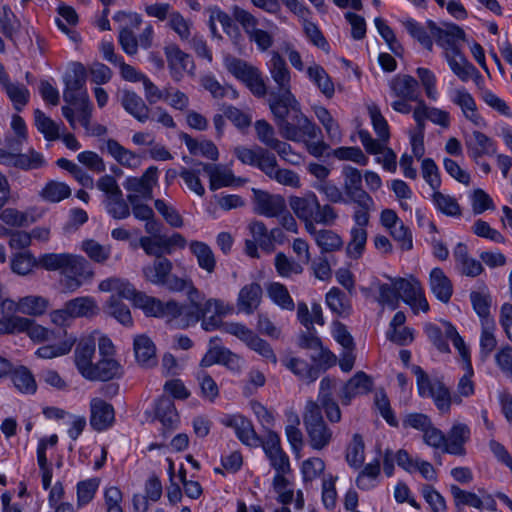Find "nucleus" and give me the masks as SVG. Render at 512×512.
Segmentation results:
<instances>
[{
  "label": "nucleus",
  "instance_id": "1",
  "mask_svg": "<svg viewBox=\"0 0 512 512\" xmlns=\"http://www.w3.org/2000/svg\"><path fill=\"white\" fill-rule=\"evenodd\" d=\"M271 111L281 136L295 142L314 140L322 136L321 129L311 122L301 111L299 102L277 105Z\"/></svg>",
  "mask_w": 512,
  "mask_h": 512
},
{
  "label": "nucleus",
  "instance_id": "2",
  "mask_svg": "<svg viewBox=\"0 0 512 512\" xmlns=\"http://www.w3.org/2000/svg\"><path fill=\"white\" fill-rule=\"evenodd\" d=\"M289 205L295 215L304 222L307 232H314L315 224L332 226L338 218L335 208L329 204L321 205L313 192L303 196H291Z\"/></svg>",
  "mask_w": 512,
  "mask_h": 512
},
{
  "label": "nucleus",
  "instance_id": "3",
  "mask_svg": "<svg viewBox=\"0 0 512 512\" xmlns=\"http://www.w3.org/2000/svg\"><path fill=\"white\" fill-rule=\"evenodd\" d=\"M303 423L312 449L323 450L333 440V431L325 423L317 402L309 400L306 403Z\"/></svg>",
  "mask_w": 512,
  "mask_h": 512
},
{
  "label": "nucleus",
  "instance_id": "4",
  "mask_svg": "<svg viewBox=\"0 0 512 512\" xmlns=\"http://www.w3.org/2000/svg\"><path fill=\"white\" fill-rule=\"evenodd\" d=\"M269 71L278 87V91H271L269 93L268 103L270 110H275L274 108L277 105L288 104L291 106V102L294 103L296 98L291 92L290 72L285 60L277 52L272 54L269 63Z\"/></svg>",
  "mask_w": 512,
  "mask_h": 512
},
{
  "label": "nucleus",
  "instance_id": "5",
  "mask_svg": "<svg viewBox=\"0 0 512 512\" xmlns=\"http://www.w3.org/2000/svg\"><path fill=\"white\" fill-rule=\"evenodd\" d=\"M60 274V285L67 293L75 292L84 281L91 280L94 276L90 263L84 257L70 253Z\"/></svg>",
  "mask_w": 512,
  "mask_h": 512
},
{
  "label": "nucleus",
  "instance_id": "6",
  "mask_svg": "<svg viewBox=\"0 0 512 512\" xmlns=\"http://www.w3.org/2000/svg\"><path fill=\"white\" fill-rule=\"evenodd\" d=\"M226 67L234 77L246 85L253 95L256 97L266 95L267 88L258 68L239 58L227 59Z\"/></svg>",
  "mask_w": 512,
  "mask_h": 512
},
{
  "label": "nucleus",
  "instance_id": "7",
  "mask_svg": "<svg viewBox=\"0 0 512 512\" xmlns=\"http://www.w3.org/2000/svg\"><path fill=\"white\" fill-rule=\"evenodd\" d=\"M158 182V168L150 166L141 177H127L123 187L129 192L128 195H134L137 200L140 198L151 200L153 198V187Z\"/></svg>",
  "mask_w": 512,
  "mask_h": 512
},
{
  "label": "nucleus",
  "instance_id": "8",
  "mask_svg": "<svg viewBox=\"0 0 512 512\" xmlns=\"http://www.w3.org/2000/svg\"><path fill=\"white\" fill-rule=\"evenodd\" d=\"M74 364L83 378L96 377L98 373L91 369V358H96V341L92 336L82 337L75 341Z\"/></svg>",
  "mask_w": 512,
  "mask_h": 512
},
{
  "label": "nucleus",
  "instance_id": "9",
  "mask_svg": "<svg viewBox=\"0 0 512 512\" xmlns=\"http://www.w3.org/2000/svg\"><path fill=\"white\" fill-rule=\"evenodd\" d=\"M86 69L81 63H74L72 72L64 77L65 89L63 99L68 104H78L84 95H88L85 89Z\"/></svg>",
  "mask_w": 512,
  "mask_h": 512
},
{
  "label": "nucleus",
  "instance_id": "10",
  "mask_svg": "<svg viewBox=\"0 0 512 512\" xmlns=\"http://www.w3.org/2000/svg\"><path fill=\"white\" fill-rule=\"evenodd\" d=\"M344 176V191L351 202H370L369 194L362 188L361 172L350 166L345 165L342 170Z\"/></svg>",
  "mask_w": 512,
  "mask_h": 512
},
{
  "label": "nucleus",
  "instance_id": "11",
  "mask_svg": "<svg viewBox=\"0 0 512 512\" xmlns=\"http://www.w3.org/2000/svg\"><path fill=\"white\" fill-rule=\"evenodd\" d=\"M428 28L431 35L441 47H450L451 51L456 48V42L465 37V32L456 24L444 23L442 27L437 26L433 21H428Z\"/></svg>",
  "mask_w": 512,
  "mask_h": 512
},
{
  "label": "nucleus",
  "instance_id": "12",
  "mask_svg": "<svg viewBox=\"0 0 512 512\" xmlns=\"http://www.w3.org/2000/svg\"><path fill=\"white\" fill-rule=\"evenodd\" d=\"M446 60L453 73L463 82L469 79H481V74L476 67L470 63L459 49L446 52Z\"/></svg>",
  "mask_w": 512,
  "mask_h": 512
},
{
  "label": "nucleus",
  "instance_id": "13",
  "mask_svg": "<svg viewBox=\"0 0 512 512\" xmlns=\"http://www.w3.org/2000/svg\"><path fill=\"white\" fill-rule=\"evenodd\" d=\"M372 386V379L367 374L362 371L357 372L347 381L339 393L342 404L349 405L354 397L370 392Z\"/></svg>",
  "mask_w": 512,
  "mask_h": 512
},
{
  "label": "nucleus",
  "instance_id": "14",
  "mask_svg": "<svg viewBox=\"0 0 512 512\" xmlns=\"http://www.w3.org/2000/svg\"><path fill=\"white\" fill-rule=\"evenodd\" d=\"M90 425L96 431L109 428L114 422V408L100 398H93L90 403Z\"/></svg>",
  "mask_w": 512,
  "mask_h": 512
},
{
  "label": "nucleus",
  "instance_id": "15",
  "mask_svg": "<svg viewBox=\"0 0 512 512\" xmlns=\"http://www.w3.org/2000/svg\"><path fill=\"white\" fill-rule=\"evenodd\" d=\"M256 213L267 217H277L286 209V203L282 196L272 195L261 190H254Z\"/></svg>",
  "mask_w": 512,
  "mask_h": 512
},
{
  "label": "nucleus",
  "instance_id": "16",
  "mask_svg": "<svg viewBox=\"0 0 512 512\" xmlns=\"http://www.w3.org/2000/svg\"><path fill=\"white\" fill-rule=\"evenodd\" d=\"M165 55L172 78L176 81L181 80L183 71L189 72L194 68L191 56L182 51L177 45L167 46L165 48Z\"/></svg>",
  "mask_w": 512,
  "mask_h": 512
},
{
  "label": "nucleus",
  "instance_id": "17",
  "mask_svg": "<svg viewBox=\"0 0 512 512\" xmlns=\"http://www.w3.org/2000/svg\"><path fill=\"white\" fill-rule=\"evenodd\" d=\"M465 145L468 155L476 162L483 155L496 154V145L494 141L480 131H474L470 136L465 138Z\"/></svg>",
  "mask_w": 512,
  "mask_h": 512
},
{
  "label": "nucleus",
  "instance_id": "18",
  "mask_svg": "<svg viewBox=\"0 0 512 512\" xmlns=\"http://www.w3.org/2000/svg\"><path fill=\"white\" fill-rule=\"evenodd\" d=\"M227 427L235 430L237 437L246 445L259 446L262 439L257 435L250 420L236 415L231 416L223 422Z\"/></svg>",
  "mask_w": 512,
  "mask_h": 512
},
{
  "label": "nucleus",
  "instance_id": "19",
  "mask_svg": "<svg viewBox=\"0 0 512 512\" xmlns=\"http://www.w3.org/2000/svg\"><path fill=\"white\" fill-rule=\"evenodd\" d=\"M263 290L258 283H250L243 286L237 297V308L239 312L252 314L260 305Z\"/></svg>",
  "mask_w": 512,
  "mask_h": 512
},
{
  "label": "nucleus",
  "instance_id": "20",
  "mask_svg": "<svg viewBox=\"0 0 512 512\" xmlns=\"http://www.w3.org/2000/svg\"><path fill=\"white\" fill-rule=\"evenodd\" d=\"M90 367L98 375L96 377L85 378L89 381H109L115 378H120L123 374V368L120 363L114 358H91Z\"/></svg>",
  "mask_w": 512,
  "mask_h": 512
},
{
  "label": "nucleus",
  "instance_id": "21",
  "mask_svg": "<svg viewBox=\"0 0 512 512\" xmlns=\"http://www.w3.org/2000/svg\"><path fill=\"white\" fill-rule=\"evenodd\" d=\"M133 347L139 365L150 368L157 364L156 347L148 336L144 334L136 336Z\"/></svg>",
  "mask_w": 512,
  "mask_h": 512
},
{
  "label": "nucleus",
  "instance_id": "22",
  "mask_svg": "<svg viewBox=\"0 0 512 512\" xmlns=\"http://www.w3.org/2000/svg\"><path fill=\"white\" fill-rule=\"evenodd\" d=\"M452 101L461 108L465 118L475 126L481 127L485 125V121L477 112L474 98L466 89H456L453 93Z\"/></svg>",
  "mask_w": 512,
  "mask_h": 512
},
{
  "label": "nucleus",
  "instance_id": "23",
  "mask_svg": "<svg viewBox=\"0 0 512 512\" xmlns=\"http://www.w3.org/2000/svg\"><path fill=\"white\" fill-rule=\"evenodd\" d=\"M469 437L470 429L466 424H454L446 436L445 452L453 455H464V444Z\"/></svg>",
  "mask_w": 512,
  "mask_h": 512
},
{
  "label": "nucleus",
  "instance_id": "24",
  "mask_svg": "<svg viewBox=\"0 0 512 512\" xmlns=\"http://www.w3.org/2000/svg\"><path fill=\"white\" fill-rule=\"evenodd\" d=\"M121 104L125 111L139 122L144 123L150 118V108L135 92L125 90L122 93Z\"/></svg>",
  "mask_w": 512,
  "mask_h": 512
},
{
  "label": "nucleus",
  "instance_id": "25",
  "mask_svg": "<svg viewBox=\"0 0 512 512\" xmlns=\"http://www.w3.org/2000/svg\"><path fill=\"white\" fill-rule=\"evenodd\" d=\"M167 309L170 316L180 318L184 327L196 324L203 316L201 305H180L175 301H168Z\"/></svg>",
  "mask_w": 512,
  "mask_h": 512
},
{
  "label": "nucleus",
  "instance_id": "26",
  "mask_svg": "<svg viewBox=\"0 0 512 512\" xmlns=\"http://www.w3.org/2000/svg\"><path fill=\"white\" fill-rule=\"evenodd\" d=\"M393 283L396 289H398L399 299H402L416 312V298H419L423 291L419 281L414 278L398 277L393 279Z\"/></svg>",
  "mask_w": 512,
  "mask_h": 512
},
{
  "label": "nucleus",
  "instance_id": "27",
  "mask_svg": "<svg viewBox=\"0 0 512 512\" xmlns=\"http://www.w3.org/2000/svg\"><path fill=\"white\" fill-rule=\"evenodd\" d=\"M106 151L117 161L121 166L128 168H137L140 165V157L126 149L115 139H107L104 141Z\"/></svg>",
  "mask_w": 512,
  "mask_h": 512
},
{
  "label": "nucleus",
  "instance_id": "28",
  "mask_svg": "<svg viewBox=\"0 0 512 512\" xmlns=\"http://www.w3.org/2000/svg\"><path fill=\"white\" fill-rule=\"evenodd\" d=\"M99 289L104 292H113L119 300L125 298L133 300L136 303L137 296L142 292L136 291V289L127 281L119 278H108L103 280L99 284Z\"/></svg>",
  "mask_w": 512,
  "mask_h": 512
},
{
  "label": "nucleus",
  "instance_id": "29",
  "mask_svg": "<svg viewBox=\"0 0 512 512\" xmlns=\"http://www.w3.org/2000/svg\"><path fill=\"white\" fill-rule=\"evenodd\" d=\"M391 90L395 96L405 100H418V82L410 75H398L390 84Z\"/></svg>",
  "mask_w": 512,
  "mask_h": 512
},
{
  "label": "nucleus",
  "instance_id": "30",
  "mask_svg": "<svg viewBox=\"0 0 512 512\" xmlns=\"http://www.w3.org/2000/svg\"><path fill=\"white\" fill-rule=\"evenodd\" d=\"M155 414L156 418L159 419L166 429L172 430L176 428L179 416L171 398L166 396L159 398L156 402Z\"/></svg>",
  "mask_w": 512,
  "mask_h": 512
},
{
  "label": "nucleus",
  "instance_id": "31",
  "mask_svg": "<svg viewBox=\"0 0 512 512\" xmlns=\"http://www.w3.org/2000/svg\"><path fill=\"white\" fill-rule=\"evenodd\" d=\"M430 287L438 300L447 303L453 293L452 283L440 268H434L430 273Z\"/></svg>",
  "mask_w": 512,
  "mask_h": 512
},
{
  "label": "nucleus",
  "instance_id": "32",
  "mask_svg": "<svg viewBox=\"0 0 512 512\" xmlns=\"http://www.w3.org/2000/svg\"><path fill=\"white\" fill-rule=\"evenodd\" d=\"M283 365L293 372L300 379L308 383L314 382L320 375V370L316 366L309 365L305 360L296 357H286L282 359Z\"/></svg>",
  "mask_w": 512,
  "mask_h": 512
},
{
  "label": "nucleus",
  "instance_id": "33",
  "mask_svg": "<svg viewBox=\"0 0 512 512\" xmlns=\"http://www.w3.org/2000/svg\"><path fill=\"white\" fill-rule=\"evenodd\" d=\"M180 138L186 144L189 152L193 155H201L210 160H217L219 156L216 145L210 140L197 141L190 135L182 133Z\"/></svg>",
  "mask_w": 512,
  "mask_h": 512
},
{
  "label": "nucleus",
  "instance_id": "34",
  "mask_svg": "<svg viewBox=\"0 0 512 512\" xmlns=\"http://www.w3.org/2000/svg\"><path fill=\"white\" fill-rule=\"evenodd\" d=\"M307 74L309 79L318 87L321 93L328 99L335 93L334 83L325 69L319 64H313L308 67Z\"/></svg>",
  "mask_w": 512,
  "mask_h": 512
},
{
  "label": "nucleus",
  "instance_id": "35",
  "mask_svg": "<svg viewBox=\"0 0 512 512\" xmlns=\"http://www.w3.org/2000/svg\"><path fill=\"white\" fill-rule=\"evenodd\" d=\"M308 233L313 236L322 253L334 252L341 249L343 246L341 237L332 230H317V228L314 227V232Z\"/></svg>",
  "mask_w": 512,
  "mask_h": 512
},
{
  "label": "nucleus",
  "instance_id": "36",
  "mask_svg": "<svg viewBox=\"0 0 512 512\" xmlns=\"http://www.w3.org/2000/svg\"><path fill=\"white\" fill-rule=\"evenodd\" d=\"M172 270V263L169 259L160 257L149 265L143 268V274L146 280L151 283L161 285L169 276Z\"/></svg>",
  "mask_w": 512,
  "mask_h": 512
},
{
  "label": "nucleus",
  "instance_id": "37",
  "mask_svg": "<svg viewBox=\"0 0 512 512\" xmlns=\"http://www.w3.org/2000/svg\"><path fill=\"white\" fill-rule=\"evenodd\" d=\"M190 250L197 258V262L200 268L209 274L214 272L216 267V259L213 251L207 244L200 241H192L190 243Z\"/></svg>",
  "mask_w": 512,
  "mask_h": 512
},
{
  "label": "nucleus",
  "instance_id": "38",
  "mask_svg": "<svg viewBox=\"0 0 512 512\" xmlns=\"http://www.w3.org/2000/svg\"><path fill=\"white\" fill-rule=\"evenodd\" d=\"M67 311L73 318L88 317L96 314L97 304L95 300L88 296L77 297L66 302Z\"/></svg>",
  "mask_w": 512,
  "mask_h": 512
},
{
  "label": "nucleus",
  "instance_id": "39",
  "mask_svg": "<svg viewBox=\"0 0 512 512\" xmlns=\"http://www.w3.org/2000/svg\"><path fill=\"white\" fill-rule=\"evenodd\" d=\"M71 195L70 187L59 181L51 180L46 183L40 192V196L48 202L58 203Z\"/></svg>",
  "mask_w": 512,
  "mask_h": 512
},
{
  "label": "nucleus",
  "instance_id": "40",
  "mask_svg": "<svg viewBox=\"0 0 512 512\" xmlns=\"http://www.w3.org/2000/svg\"><path fill=\"white\" fill-rule=\"evenodd\" d=\"M135 306L141 308L149 316H170L167 309V303L141 293L137 296Z\"/></svg>",
  "mask_w": 512,
  "mask_h": 512
},
{
  "label": "nucleus",
  "instance_id": "41",
  "mask_svg": "<svg viewBox=\"0 0 512 512\" xmlns=\"http://www.w3.org/2000/svg\"><path fill=\"white\" fill-rule=\"evenodd\" d=\"M432 202L441 213L446 216L455 217L461 215V208L457 200L447 194L435 190L432 194Z\"/></svg>",
  "mask_w": 512,
  "mask_h": 512
},
{
  "label": "nucleus",
  "instance_id": "42",
  "mask_svg": "<svg viewBox=\"0 0 512 512\" xmlns=\"http://www.w3.org/2000/svg\"><path fill=\"white\" fill-rule=\"evenodd\" d=\"M351 239L347 244L346 253L351 259L362 256L367 242V231L362 227H353L350 232Z\"/></svg>",
  "mask_w": 512,
  "mask_h": 512
},
{
  "label": "nucleus",
  "instance_id": "43",
  "mask_svg": "<svg viewBox=\"0 0 512 512\" xmlns=\"http://www.w3.org/2000/svg\"><path fill=\"white\" fill-rule=\"evenodd\" d=\"M314 113L326 130V133L331 141L340 142L341 132L338 123L334 120L330 112L323 106H315Z\"/></svg>",
  "mask_w": 512,
  "mask_h": 512
},
{
  "label": "nucleus",
  "instance_id": "44",
  "mask_svg": "<svg viewBox=\"0 0 512 512\" xmlns=\"http://www.w3.org/2000/svg\"><path fill=\"white\" fill-rule=\"evenodd\" d=\"M14 386L22 393L31 394L36 391L37 385L32 373L24 366L14 369L11 373Z\"/></svg>",
  "mask_w": 512,
  "mask_h": 512
},
{
  "label": "nucleus",
  "instance_id": "45",
  "mask_svg": "<svg viewBox=\"0 0 512 512\" xmlns=\"http://www.w3.org/2000/svg\"><path fill=\"white\" fill-rule=\"evenodd\" d=\"M34 120L38 131L44 135L46 140L53 141L60 137L58 124L40 109L34 111Z\"/></svg>",
  "mask_w": 512,
  "mask_h": 512
},
{
  "label": "nucleus",
  "instance_id": "46",
  "mask_svg": "<svg viewBox=\"0 0 512 512\" xmlns=\"http://www.w3.org/2000/svg\"><path fill=\"white\" fill-rule=\"evenodd\" d=\"M450 492L453 496L457 509H461L463 506H470L478 510L483 509L484 502L475 493L462 490L457 485H451Z\"/></svg>",
  "mask_w": 512,
  "mask_h": 512
},
{
  "label": "nucleus",
  "instance_id": "47",
  "mask_svg": "<svg viewBox=\"0 0 512 512\" xmlns=\"http://www.w3.org/2000/svg\"><path fill=\"white\" fill-rule=\"evenodd\" d=\"M3 89L13 103L15 110L21 111L29 102L30 92L23 84L13 83L10 81L3 87Z\"/></svg>",
  "mask_w": 512,
  "mask_h": 512
},
{
  "label": "nucleus",
  "instance_id": "48",
  "mask_svg": "<svg viewBox=\"0 0 512 512\" xmlns=\"http://www.w3.org/2000/svg\"><path fill=\"white\" fill-rule=\"evenodd\" d=\"M48 307V300L41 296L30 295L19 300L17 308L28 315H41Z\"/></svg>",
  "mask_w": 512,
  "mask_h": 512
},
{
  "label": "nucleus",
  "instance_id": "49",
  "mask_svg": "<svg viewBox=\"0 0 512 512\" xmlns=\"http://www.w3.org/2000/svg\"><path fill=\"white\" fill-rule=\"evenodd\" d=\"M82 249L96 263H105L111 255L110 245H102L93 239L83 241Z\"/></svg>",
  "mask_w": 512,
  "mask_h": 512
},
{
  "label": "nucleus",
  "instance_id": "50",
  "mask_svg": "<svg viewBox=\"0 0 512 512\" xmlns=\"http://www.w3.org/2000/svg\"><path fill=\"white\" fill-rule=\"evenodd\" d=\"M364 442L360 434H354L347 447L346 461L353 468H359L364 462Z\"/></svg>",
  "mask_w": 512,
  "mask_h": 512
},
{
  "label": "nucleus",
  "instance_id": "51",
  "mask_svg": "<svg viewBox=\"0 0 512 512\" xmlns=\"http://www.w3.org/2000/svg\"><path fill=\"white\" fill-rule=\"evenodd\" d=\"M75 343L74 337H68L59 344L45 345L39 347L36 355L42 359H52L58 356L66 355L70 352Z\"/></svg>",
  "mask_w": 512,
  "mask_h": 512
},
{
  "label": "nucleus",
  "instance_id": "52",
  "mask_svg": "<svg viewBox=\"0 0 512 512\" xmlns=\"http://www.w3.org/2000/svg\"><path fill=\"white\" fill-rule=\"evenodd\" d=\"M431 397L435 406L441 413H448L452 404L450 390L441 381H436L434 390L427 396Z\"/></svg>",
  "mask_w": 512,
  "mask_h": 512
},
{
  "label": "nucleus",
  "instance_id": "53",
  "mask_svg": "<svg viewBox=\"0 0 512 512\" xmlns=\"http://www.w3.org/2000/svg\"><path fill=\"white\" fill-rule=\"evenodd\" d=\"M380 474V461L374 460L372 463L365 465L363 470L356 478V485L361 490H369L374 486L373 481L377 479Z\"/></svg>",
  "mask_w": 512,
  "mask_h": 512
},
{
  "label": "nucleus",
  "instance_id": "54",
  "mask_svg": "<svg viewBox=\"0 0 512 512\" xmlns=\"http://www.w3.org/2000/svg\"><path fill=\"white\" fill-rule=\"evenodd\" d=\"M45 165L46 161L43 155L34 149H30L27 153H19L15 162V168L25 171L39 169Z\"/></svg>",
  "mask_w": 512,
  "mask_h": 512
},
{
  "label": "nucleus",
  "instance_id": "55",
  "mask_svg": "<svg viewBox=\"0 0 512 512\" xmlns=\"http://www.w3.org/2000/svg\"><path fill=\"white\" fill-rule=\"evenodd\" d=\"M212 21H218L222 27L224 32L234 40H238L241 38V32L238 26L235 24V20L233 15L230 16L226 12L220 10L219 8H214L211 11Z\"/></svg>",
  "mask_w": 512,
  "mask_h": 512
},
{
  "label": "nucleus",
  "instance_id": "56",
  "mask_svg": "<svg viewBox=\"0 0 512 512\" xmlns=\"http://www.w3.org/2000/svg\"><path fill=\"white\" fill-rule=\"evenodd\" d=\"M470 300L474 311L481 318V324L485 320L493 321L490 317L491 297L489 294L472 291L470 293Z\"/></svg>",
  "mask_w": 512,
  "mask_h": 512
},
{
  "label": "nucleus",
  "instance_id": "57",
  "mask_svg": "<svg viewBox=\"0 0 512 512\" xmlns=\"http://www.w3.org/2000/svg\"><path fill=\"white\" fill-rule=\"evenodd\" d=\"M107 313L123 325L128 326L132 324V317L129 308L115 295H111L107 302Z\"/></svg>",
  "mask_w": 512,
  "mask_h": 512
},
{
  "label": "nucleus",
  "instance_id": "58",
  "mask_svg": "<svg viewBox=\"0 0 512 512\" xmlns=\"http://www.w3.org/2000/svg\"><path fill=\"white\" fill-rule=\"evenodd\" d=\"M129 204L128 200L123 198V193L105 200V206L108 214L118 220L129 217L131 213Z\"/></svg>",
  "mask_w": 512,
  "mask_h": 512
},
{
  "label": "nucleus",
  "instance_id": "59",
  "mask_svg": "<svg viewBox=\"0 0 512 512\" xmlns=\"http://www.w3.org/2000/svg\"><path fill=\"white\" fill-rule=\"evenodd\" d=\"M270 298L283 309L293 310L294 302L287 288L280 283H272L268 288Z\"/></svg>",
  "mask_w": 512,
  "mask_h": 512
},
{
  "label": "nucleus",
  "instance_id": "60",
  "mask_svg": "<svg viewBox=\"0 0 512 512\" xmlns=\"http://www.w3.org/2000/svg\"><path fill=\"white\" fill-rule=\"evenodd\" d=\"M328 307L336 314H348L350 306L347 303L346 295L338 288H332L326 295Z\"/></svg>",
  "mask_w": 512,
  "mask_h": 512
},
{
  "label": "nucleus",
  "instance_id": "61",
  "mask_svg": "<svg viewBox=\"0 0 512 512\" xmlns=\"http://www.w3.org/2000/svg\"><path fill=\"white\" fill-rule=\"evenodd\" d=\"M20 22L17 20L15 14L12 12L8 5L2 7V15L0 18V29L3 35L12 39L13 36L19 31Z\"/></svg>",
  "mask_w": 512,
  "mask_h": 512
},
{
  "label": "nucleus",
  "instance_id": "62",
  "mask_svg": "<svg viewBox=\"0 0 512 512\" xmlns=\"http://www.w3.org/2000/svg\"><path fill=\"white\" fill-rule=\"evenodd\" d=\"M99 480L96 478L81 481L77 484V506L88 504L98 489Z\"/></svg>",
  "mask_w": 512,
  "mask_h": 512
},
{
  "label": "nucleus",
  "instance_id": "63",
  "mask_svg": "<svg viewBox=\"0 0 512 512\" xmlns=\"http://www.w3.org/2000/svg\"><path fill=\"white\" fill-rule=\"evenodd\" d=\"M0 220L13 227H26L34 220L29 219L27 213L21 212L15 208H5L0 212Z\"/></svg>",
  "mask_w": 512,
  "mask_h": 512
},
{
  "label": "nucleus",
  "instance_id": "64",
  "mask_svg": "<svg viewBox=\"0 0 512 512\" xmlns=\"http://www.w3.org/2000/svg\"><path fill=\"white\" fill-rule=\"evenodd\" d=\"M257 139L265 146L272 148L273 145L279 140L276 137L274 127L266 120H257L254 124Z\"/></svg>",
  "mask_w": 512,
  "mask_h": 512
}]
</instances>
